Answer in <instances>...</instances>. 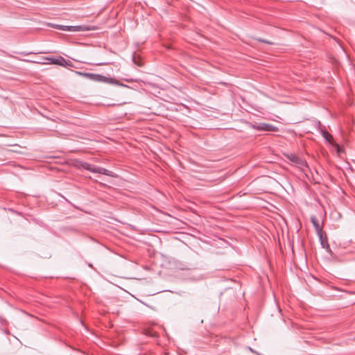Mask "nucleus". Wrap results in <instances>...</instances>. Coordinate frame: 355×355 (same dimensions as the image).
<instances>
[{
    "label": "nucleus",
    "mask_w": 355,
    "mask_h": 355,
    "mask_svg": "<svg viewBox=\"0 0 355 355\" xmlns=\"http://www.w3.org/2000/svg\"><path fill=\"white\" fill-rule=\"evenodd\" d=\"M321 245L323 248H325L327 251H330L329 245L327 240L323 239L322 236V239L320 238Z\"/></svg>",
    "instance_id": "8"
},
{
    "label": "nucleus",
    "mask_w": 355,
    "mask_h": 355,
    "mask_svg": "<svg viewBox=\"0 0 355 355\" xmlns=\"http://www.w3.org/2000/svg\"><path fill=\"white\" fill-rule=\"evenodd\" d=\"M320 132L322 136L324 137V139L328 141L329 143H331L333 140V137L331 134H329L327 131L325 130L321 129Z\"/></svg>",
    "instance_id": "7"
},
{
    "label": "nucleus",
    "mask_w": 355,
    "mask_h": 355,
    "mask_svg": "<svg viewBox=\"0 0 355 355\" xmlns=\"http://www.w3.org/2000/svg\"><path fill=\"white\" fill-rule=\"evenodd\" d=\"M287 157L291 162L300 167L307 166L306 162L295 155L291 154Z\"/></svg>",
    "instance_id": "5"
},
{
    "label": "nucleus",
    "mask_w": 355,
    "mask_h": 355,
    "mask_svg": "<svg viewBox=\"0 0 355 355\" xmlns=\"http://www.w3.org/2000/svg\"><path fill=\"white\" fill-rule=\"evenodd\" d=\"M89 266L92 268V265L91 263L89 264Z\"/></svg>",
    "instance_id": "12"
},
{
    "label": "nucleus",
    "mask_w": 355,
    "mask_h": 355,
    "mask_svg": "<svg viewBox=\"0 0 355 355\" xmlns=\"http://www.w3.org/2000/svg\"><path fill=\"white\" fill-rule=\"evenodd\" d=\"M311 221L316 232L318 233L319 238H320L322 239V228L319 224V221L318 220V219L316 218V217L315 216H311Z\"/></svg>",
    "instance_id": "6"
},
{
    "label": "nucleus",
    "mask_w": 355,
    "mask_h": 355,
    "mask_svg": "<svg viewBox=\"0 0 355 355\" xmlns=\"http://www.w3.org/2000/svg\"><path fill=\"white\" fill-rule=\"evenodd\" d=\"M132 59H133V62H134L137 65H138V66H141V65H142V64H141V62H137V61L136 58H135V54H134V55H133V58H132Z\"/></svg>",
    "instance_id": "10"
},
{
    "label": "nucleus",
    "mask_w": 355,
    "mask_h": 355,
    "mask_svg": "<svg viewBox=\"0 0 355 355\" xmlns=\"http://www.w3.org/2000/svg\"><path fill=\"white\" fill-rule=\"evenodd\" d=\"M55 27L58 29L69 31V32H78V31H85L89 30H95L94 28L87 27L86 26H62V25H55Z\"/></svg>",
    "instance_id": "3"
},
{
    "label": "nucleus",
    "mask_w": 355,
    "mask_h": 355,
    "mask_svg": "<svg viewBox=\"0 0 355 355\" xmlns=\"http://www.w3.org/2000/svg\"><path fill=\"white\" fill-rule=\"evenodd\" d=\"M259 41H261L262 42H264V43H266V44H272L271 42H270L268 41H266V40H259Z\"/></svg>",
    "instance_id": "11"
},
{
    "label": "nucleus",
    "mask_w": 355,
    "mask_h": 355,
    "mask_svg": "<svg viewBox=\"0 0 355 355\" xmlns=\"http://www.w3.org/2000/svg\"><path fill=\"white\" fill-rule=\"evenodd\" d=\"M76 73L80 74V75H83L85 77H92V76H96L95 74L90 73H83L81 72H76Z\"/></svg>",
    "instance_id": "9"
},
{
    "label": "nucleus",
    "mask_w": 355,
    "mask_h": 355,
    "mask_svg": "<svg viewBox=\"0 0 355 355\" xmlns=\"http://www.w3.org/2000/svg\"><path fill=\"white\" fill-rule=\"evenodd\" d=\"M251 127L254 130L267 132L276 131L277 130L276 127L266 123H254L251 125Z\"/></svg>",
    "instance_id": "4"
},
{
    "label": "nucleus",
    "mask_w": 355,
    "mask_h": 355,
    "mask_svg": "<svg viewBox=\"0 0 355 355\" xmlns=\"http://www.w3.org/2000/svg\"><path fill=\"white\" fill-rule=\"evenodd\" d=\"M76 166L79 168H83L85 170H87L92 173H100L110 177H115V174L112 171L98 166L89 164L87 162L80 161L78 162Z\"/></svg>",
    "instance_id": "1"
},
{
    "label": "nucleus",
    "mask_w": 355,
    "mask_h": 355,
    "mask_svg": "<svg viewBox=\"0 0 355 355\" xmlns=\"http://www.w3.org/2000/svg\"><path fill=\"white\" fill-rule=\"evenodd\" d=\"M44 60L49 61L48 64H57L62 67H67L72 66V62L70 60H67L64 58L59 56L57 58L55 57H45ZM45 64L46 62H43Z\"/></svg>",
    "instance_id": "2"
}]
</instances>
